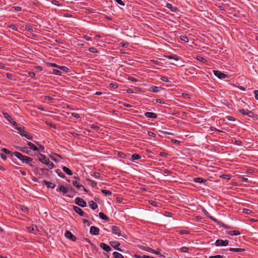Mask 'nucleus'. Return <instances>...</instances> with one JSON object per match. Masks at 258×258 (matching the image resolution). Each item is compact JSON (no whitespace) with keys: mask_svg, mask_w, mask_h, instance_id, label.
Here are the masks:
<instances>
[{"mask_svg":"<svg viewBox=\"0 0 258 258\" xmlns=\"http://www.w3.org/2000/svg\"><path fill=\"white\" fill-rule=\"evenodd\" d=\"M14 154L15 156L19 159L21 160L23 163H26L30 166H32L31 163L32 159L31 158L23 155L21 153L18 152H15Z\"/></svg>","mask_w":258,"mask_h":258,"instance_id":"nucleus-1","label":"nucleus"},{"mask_svg":"<svg viewBox=\"0 0 258 258\" xmlns=\"http://www.w3.org/2000/svg\"><path fill=\"white\" fill-rule=\"evenodd\" d=\"M44 146L39 142L33 141V151L38 153H45Z\"/></svg>","mask_w":258,"mask_h":258,"instance_id":"nucleus-2","label":"nucleus"},{"mask_svg":"<svg viewBox=\"0 0 258 258\" xmlns=\"http://www.w3.org/2000/svg\"><path fill=\"white\" fill-rule=\"evenodd\" d=\"M34 155L36 157V159H38L39 161L44 164H46L49 160V158H48L46 156L42 155V153H35Z\"/></svg>","mask_w":258,"mask_h":258,"instance_id":"nucleus-3","label":"nucleus"},{"mask_svg":"<svg viewBox=\"0 0 258 258\" xmlns=\"http://www.w3.org/2000/svg\"><path fill=\"white\" fill-rule=\"evenodd\" d=\"M111 231L113 234L116 235L117 236L124 237V235L122 234L121 230L118 226H112L111 227Z\"/></svg>","mask_w":258,"mask_h":258,"instance_id":"nucleus-4","label":"nucleus"},{"mask_svg":"<svg viewBox=\"0 0 258 258\" xmlns=\"http://www.w3.org/2000/svg\"><path fill=\"white\" fill-rule=\"evenodd\" d=\"M229 244V241L228 240H223L222 239H217L215 243L216 246H225L228 245Z\"/></svg>","mask_w":258,"mask_h":258,"instance_id":"nucleus-5","label":"nucleus"},{"mask_svg":"<svg viewBox=\"0 0 258 258\" xmlns=\"http://www.w3.org/2000/svg\"><path fill=\"white\" fill-rule=\"evenodd\" d=\"M75 203L82 207H85L87 205L86 202L83 199L79 197L75 199Z\"/></svg>","mask_w":258,"mask_h":258,"instance_id":"nucleus-6","label":"nucleus"},{"mask_svg":"<svg viewBox=\"0 0 258 258\" xmlns=\"http://www.w3.org/2000/svg\"><path fill=\"white\" fill-rule=\"evenodd\" d=\"M74 210L77 213L81 216H85L87 218L89 217L87 214L84 213L83 210L77 206H74Z\"/></svg>","mask_w":258,"mask_h":258,"instance_id":"nucleus-7","label":"nucleus"},{"mask_svg":"<svg viewBox=\"0 0 258 258\" xmlns=\"http://www.w3.org/2000/svg\"><path fill=\"white\" fill-rule=\"evenodd\" d=\"M64 236L68 239L71 240L72 241H75L77 238L74 236L70 231H67L64 234Z\"/></svg>","mask_w":258,"mask_h":258,"instance_id":"nucleus-8","label":"nucleus"},{"mask_svg":"<svg viewBox=\"0 0 258 258\" xmlns=\"http://www.w3.org/2000/svg\"><path fill=\"white\" fill-rule=\"evenodd\" d=\"M214 74L219 79H223L226 78V75L220 71L217 70L213 71Z\"/></svg>","mask_w":258,"mask_h":258,"instance_id":"nucleus-9","label":"nucleus"},{"mask_svg":"<svg viewBox=\"0 0 258 258\" xmlns=\"http://www.w3.org/2000/svg\"><path fill=\"white\" fill-rule=\"evenodd\" d=\"M4 117L10 122L12 123L13 125H16L17 123L15 121H13L11 116L7 112H3Z\"/></svg>","mask_w":258,"mask_h":258,"instance_id":"nucleus-10","label":"nucleus"},{"mask_svg":"<svg viewBox=\"0 0 258 258\" xmlns=\"http://www.w3.org/2000/svg\"><path fill=\"white\" fill-rule=\"evenodd\" d=\"M90 231L92 234L97 235L99 234V229L98 227L92 226L90 227Z\"/></svg>","mask_w":258,"mask_h":258,"instance_id":"nucleus-11","label":"nucleus"},{"mask_svg":"<svg viewBox=\"0 0 258 258\" xmlns=\"http://www.w3.org/2000/svg\"><path fill=\"white\" fill-rule=\"evenodd\" d=\"M100 246L104 250L109 252L111 250V248L109 245L106 244L105 243H100Z\"/></svg>","mask_w":258,"mask_h":258,"instance_id":"nucleus-12","label":"nucleus"},{"mask_svg":"<svg viewBox=\"0 0 258 258\" xmlns=\"http://www.w3.org/2000/svg\"><path fill=\"white\" fill-rule=\"evenodd\" d=\"M109 243L111 246L114 247L115 249L119 251H121V249L119 248V246L120 245V243L119 242L116 241H110Z\"/></svg>","mask_w":258,"mask_h":258,"instance_id":"nucleus-13","label":"nucleus"},{"mask_svg":"<svg viewBox=\"0 0 258 258\" xmlns=\"http://www.w3.org/2000/svg\"><path fill=\"white\" fill-rule=\"evenodd\" d=\"M73 184L75 186H76L78 188H80L82 187L85 191H87L86 189L83 186V185L80 184L77 180H74L73 181Z\"/></svg>","mask_w":258,"mask_h":258,"instance_id":"nucleus-14","label":"nucleus"},{"mask_svg":"<svg viewBox=\"0 0 258 258\" xmlns=\"http://www.w3.org/2000/svg\"><path fill=\"white\" fill-rule=\"evenodd\" d=\"M145 115L147 118H156L157 117L156 114L151 112H146Z\"/></svg>","mask_w":258,"mask_h":258,"instance_id":"nucleus-15","label":"nucleus"},{"mask_svg":"<svg viewBox=\"0 0 258 258\" xmlns=\"http://www.w3.org/2000/svg\"><path fill=\"white\" fill-rule=\"evenodd\" d=\"M57 191H61L64 194L67 193L68 192V189L66 187L63 185L60 186L57 189Z\"/></svg>","mask_w":258,"mask_h":258,"instance_id":"nucleus-16","label":"nucleus"},{"mask_svg":"<svg viewBox=\"0 0 258 258\" xmlns=\"http://www.w3.org/2000/svg\"><path fill=\"white\" fill-rule=\"evenodd\" d=\"M89 207L92 209L95 210L98 207L97 204L93 201H91L89 202Z\"/></svg>","mask_w":258,"mask_h":258,"instance_id":"nucleus-17","label":"nucleus"},{"mask_svg":"<svg viewBox=\"0 0 258 258\" xmlns=\"http://www.w3.org/2000/svg\"><path fill=\"white\" fill-rule=\"evenodd\" d=\"M165 7L170 9L173 12H175L177 10L176 8L173 7L172 5L170 3H167Z\"/></svg>","mask_w":258,"mask_h":258,"instance_id":"nucleus-18","label":"nucleus"},{"mask_svg":"<svg viewBox=\"0 0 258 258\" xmlns=\"http://www.w3.org/2000/svg\"><path fill=\"white\" fill-rule=\"evenodd\" d=\"M228 250L230 251H234L236 252H242L245 250L244 249L241 248H229Z\"/></svg>","mask_w":258,"mask_h":258,"instance_id":"nucleus-19","label":"nucleus"},{"mask_svg":"<svg viewBox=\"0 0 258 258\" xmlns=\"http://www.w3.org/2000/svg\"><path fill=\"white\" fill-rule=\"evenodd\" d=\"M55 156H57V157H59V158H61V156L60 155H58V154H54V155H49V157L50 158V159H51L52 160H53V161H54V162H56V163H57V162H59V161H58V160H57L55 158Z\"/></svg>","mask_w":258,"mask_h":258,"instance_id":"nucleus-20","label":"nucleus"},{"mask_svg":"<svg viewBox=\"0 0 258 258\" xmlns=\"http://www.w3.org/2000/svg\"><path fill=\"white\" fill-rule=\"evenodd\" d=\"M160 88L157 86H151L149 88V90L152 92H158L160 91Z\"/></svg>","mask_w":258,"mask_h":258,"instance_id":"nucleus-21","label":"nucleus"},{"mask_svg":"<svg viewBox=\"0 0 258 258\" xmlns=\"http://www.w3.org/2000/svg\"><path fill=\"white\" fill-rule=\"evenodd\" d=\"M141 156L140 155L138 154H134L131 157V160L132 161L134 162L136 160L141 159Z\"/></svg>","mask_w":258,"mask_h":258,"instance_id":"nucleus-22","label":"nucleus"},{"mask_svg":"<svg viewBox=\"0 0 258 258\" xmlns=\"http://www.w3.org/2000/svg\"><path fill=\"white\" fill-rule=\"evenodd\" d=\"M62 170L66 172L69 175H72L73 174V172L68 167L66 166H63L62 167Z\"/></svg>","mask_w":258,"mask_h":258,"instance_id":"nucleus-23","label":"nucleus"},{"mask_svg":"<svg viewBox=\"0 0 258 258\" xmlns=\"http://www.w3.org/2000/svg\"><path fill=\"white\" fill-rule=\"evenodd\" d=\"M86 181H87L88 183L91 185L92 187H96L97 186V183L91 179L87 178Z\"/></svg>","mask_w":258,"mask_h":258,"instance_id":"nucleus-24","label":"nucleus"},{"mask_svg":"<svg viewBox=\"0 0 258 258\" xmlns=\"http://www.w3.org/2000/svg\"><path fill=\"white\" fill-rule=\"evenodd\" d=\"M194 182L196 183H203L206 182V180L201 177H196L194 179Z\"/></svg>","mask_w":258,"mask_h":258,"instance_id":"nucleus-25","label":"nucleus"},{"mask_svg":"<svg viewBox=\"0 0 258 258\" xmlns=\"http://www.w3.org/2000/svg\"><path fill=\"white\" fill-rule=\"evenodd\" d=\"M165 57L169 59H174L176 61L178 60V58L177 56L175 54H172V55H166Z\"/></svg>","mask_w":258,"mask_h":258,"instance_id":"nucleus-26","label":"nucleus"},{"mask_svg":"<svg viewBox=\"0 0 258 258\" xmlns=\"http://www.w3.org/2000/svg\"><path fill=\"white\" fill-rule=\"evenodd\" d=\"M17 149H18L19 151H21L24 153H28L29 152L28 148L27 147H17Z\"/></svg>","mask_w":258,"mask_h":258,"instance_id":"nucleus-27","label":"nucleus"},{"mask_svg":"<svg viewBox=\"0 0 258 258\" xmlns=\"http://www.w3.org/2000/svg\"><path fill=\"white\" fill-rule=\"evenodd\" d=\"M114 258H124L123 256L120 253L115 251L113 253Z\"/></svg>","mask_w":258,"mask_h":258,"instance_id":"nucleus-28","label":"nucleus"},{"mask_svg":"<svg viewBox=\"0 0 258 258\" xmlns=\"http://www.w3.org/2000/svg\"><path fill=\"white\" fill-rule=\"evenodd\" d=\"M179 251L182 253L187 252L188 251V248L186 246H183L179 249Z\"/></svg>","mask_w":258,"mask_h":258,"instance_id":"nucleus-29","label":"nucleus"},{"mask_svg":"<svg viewBox=\"0 0 258 258\" xmlns=\"http://www.w3.org/2000/svg\"><path fill=\"white\" fill-rule=\"evenodd\" d=\"M228 234L230 235H238L240 234V232L238 230H233L229 231Z\"/></svg>","mask_w":258,"mask_h":258,"instance_id":"nucleus-30","label":"nucleus"},{"mask_svg":"<svg viewBox=\"0 0 258 258\" xmlns=\"http://www.w3.org/2000/svg\"><path fill=\"white\" fill-rule=\"evenodd\" d=\"M14 126L15 127V128L19 131V133L22 136L23 133H24L25 131L23 130V129L22 127H18L17 126V124L16 125Z\"/></svg>","mask_w":258,"mask_h":258,"instance_id":"nucleus-31","label":"nucleus"},{"mask_svg":"<svg viewBox=\"0 0 258 258\" xmlns=\"http://www.w3.org/2000/svg\"><path fill=\"white\" fill-rule=\"evenodd\" d=\"M58 69H60L61 70V71L64 72H66V73H68L69 72V69L68 68H67V67L66 66H60L59 67H58Z\"/></svg>","mask_w":258,"mask_h":258,"instance_id":"nucleus-32","label":"nucleus"},{"mask_svg":"<svg viewBox=\"0 0 258 258\" xmlns=\"http://www.w3.org/2000/svg\"><path fill=\"white\" fill-rule=\"evenodd\" d=\"M101 192L106 196H110L112 194L110 191L106 189H102Z\"/></svg>","mask_w":258,"mask_h":258,"instance_id":"nucleus-33","label":"nucleus"},{"mask_svg":"<svg viewBox=\"0 0 258 258\" xmlns=\"http://www.w3.org/2000/svg\"><path fill=\"white\" fill-rule=\"evenodd\" d=\"M99 217L103 220H108L107 217L104 213H103L102 212L99 213Z\"/></svg>","mask_w":258,"mask_h":258,"instance_id":"nucleus-34","label":"nucleus"},{"mask_svg":"<svg viewBox=\"0 0 258 258\" xmlns=\"http://www.w3.org/2000/svg\"><path fill=\"white\" fill-rule=\"evenodd\" d=\"M91 175L95 178L98 179L100 177V173L98 172H94L91 174Z\"/></svg>","mask_w":258,"mask_h":258,"instance_id":"nucleus-35","label":"nucleus"},{"mask_svg":"<svg viewBox=\"0 0 258 258\" xmlns=\"http://www.w3.org/2000/svg\"><path fill=\"white\" fill-rule=\"evenodd\" d=\"M180 39L181 40H182V41H184L185 42H188V38L185 35H181L180 36Z\"/></svg>","mask_w":258,"mask_h":258,"instance_id":"nucleus-36","label":"nucleus"},{"mask_svg":"<svg viewBox=\"0 0 258 258\" xmlns=\"http://www.w3.org/2000/svg\"><path fill=\"white\" fill-rule=\"evenodd\" d=\"M22 136L25 137L26 138H27L28 139H31V134L28 133H27L26 131H24V133H23V134H22Z\"/></svg>","mask_w":258,"mask_h":258,"instance_id":"nucleus-37","label":"nucleus"},{"mask_svg":"<svg viewBox=\"0 0 258 258\" xmlns=\"http://www.w3.org/2000/svg\"><path fill=\"white\" fill-rule=\"evenodd\" d=\"M146 250L152 253H154L156 254H158V252L156 250H155L153 249H152L151 248L148 247Z\"/></svg>","mask_w":258,"mask_h":258,"instance_id":"nucleus-38","label":"nucleus"},{"mask_svg":"<svg viewBox=\"0 0 258 258\" xmlns=\"http://www.w3.org/2000/svg\"><path fill=\"white\" fill-rule=\"evenodd\" d=\"M50 169L54 168V164L52 162H50L49 161L46 164Z\"/></svg>","mask_w":258,"mask_h":258,"instance_id":"nucleus-39","label":"nucleus"},{"mask_svg":"<svg viewBox=\"0 0 258 258\" xmlns=\"http://www.w3.org/2000/svg\"><path fill=\"white\" fill-rule=\"evenodd\" d=\"M53 74L55 75H58V76L61 75V72L59 70H56V69L53 70Z\"/></svg>","mask_w":258,"mask_h":258,"instance_id":"nucleus-40","label":"nucleus"},{"mask_svg":"<svg viewBox=\"0 0 258 258\" xmlns=\"http://www.w3.org/2000/svg\"><path fill=\"white\" fill-rule=\"evenodd\" d=\"M46 184L47 185L48 187L53 188L55 187V184L53 183L47 181L46 182Z\"/></svg>","mask_w":258,"mask_h":258,"instance_id":"nucleus-41","label":"nucleus"},{"mask_svg":"<svg viewBox=\"0 0 258 258\" xmlns=\"http://www.w3.org/2000/svg\"><path fill=\"white\" fill-rule=\"evenodd\" d=\"M160 79L163 81V82H170V80L169 79L165 77V76H162L161 77Z\"/></svg>","mask_w":258,"mask_h":258,"instance_id":"nucleus-42","label":"nucleus"},{"mask_svg":"<svg viewBox=\"0 0 258 258\" xmlns=\"http://www.w3.org/2000/svg\"><path fill=\"white\" fill-rule=\"evenodd\" d=\"M56 172L60 177L63 178L65 177L64 174L62 172H60L59 170L56 171Z\"/></svg>","mask_w":258,"mask_h":258,"instance_id":"nucleus-43","label":"nucleus"},{"mask_svg":"<svg viewBox=\"0 0 258 258\" xmlns=\"http://www.w3.org/2000/svg\"><path fill=\"white\" fill-rule=\"evenodd\" d=\"M134 256L136 258H149V256L146 255H140L139 254H135Z\"/></svg>","mask_w":258,"mask_h":258,"instance_id":"nucleus-44","label":"nucleus"},{"mask_svg":"<svg viewBox=\"0 0 258 258\" xmlns=\"http://www.w3.org/2000/svg\"><path fill=\"white\" fill-rule=\"evenodd\" d=\"M246 115L250 117H253L254 114L252 111L247 110Z\"/></svg>","mask_w":258,"mask_h":258,"instance_id":"nucleus-45","label":"nucleus"},{"mask_svg":"<svg viewBox=\"0 0 258 258\" xmlns=\"http://www.w3.org/2000/svg\"><path fill=\"white\" fill-rule=\"evenodd\" d=\"M243 212L244 214H250L252 213V211L249 209H244L243 210Z\"/></svg>","mask_w":258,"mask_h":258,"instance_id":"nucleus-46","label":"nucleus"},{"mask_svg":"<svg viewBox=\"0 0 258 258\" xmlns=\"http://www.w3.org/2000/svg\"><path fill=\"white\" fill-rule=\"evenodd\" d=\"M89 51L92 53H96L97 52V50L95 47H90L89 48Z\"/></svg>","mask_w":258,"mask_h":258,"instance_id":"nucleus-47","label":"nucleus"},{"mask_svg":"<svg viewBox=\"0 0 258 258\" xmlns=\"http://www.w3.org/2000/svg\"><path fill=\"white\" fill-rule=\"evenodd\" d=\"M247 110H245L244 109H241L239 110V112L243 115H246V112Z\"/></svg>","mask_w":258,"mask_h":258,"instance_id":"nucleus-48","label":"nucleus"},{"mask_svg":"<svg viewBox=\"0 0 258 258\" xmlns=\"http://www.w3.org/2000/svg\"><path fill=\"white\" fill-rule=\"evenodd\" d=\"M109 87L111 88L116 89L118 87V85L116 83H110L109 85Z\"/></svg>","mask_w":258,"mask_h":258,"instance_id":"nucleus-49","label":"nucleus"},{"mask_svg":"<svg viewBox=\"0 0 258 258\" xmlns=\"http://www.w3.org/2000/svg\"><path fill=\"white\" fill-rule=\"evenodd\" d=\"M179 233L180 234H187L189 233V231L185 230H181L179 231Z\"/></svg>","mask_w":258,"mask_h":258,"instance_id":"nucleus-50","label":"nucleus"},{"mask_svg":"<svg viewBox=\"0 0 258 258\" xmlns=\"http://www.w3.org/2000/svg\"><path fill=\"white\" fill-rule=\"evenodd\" d=\"M1 150L2 151L4 152L5 153L7 154H10L11 153V152L9 150L6 148H2Z\"/></svg>","mask_w":258,"mask_h":258,"instance_id":"nucleus-51","label":"nucleus"},{"mask_svg":"<svg viewBox=\"0 0 258 258\" xmlns=\"http://www.w3.org/2000/svg\"><path fill=\"white\" fill-rule=\"evenodd\" d=\"M209 258H224L223 256L221 255H212L209 257Z\"/></svg>","mask_w":258,"mask_h":258,"instance_id":"nucleus-52","label":"nucleus"},{"mask_svg":"<svg viewBox=\"0 0 258 258\" xmlns=\"http://www.w3.org/2000/svg\"><path fill=\"white\" fill-rule=\"evenodd\" d=\"M72 116L76 118H79L80 117V115L78 113H72L71 114Z\"/></svg>","mask_w":258,"mask_h":258,"instance_id":"nucleus-53","label":"nucleus"},{"mask_svg":"<svg viewBox=\"0 0 258 258\" xmlns=\"http://www.w3.org/2000/svg\"><path fill=\"white\" fill-rule=\"evenodd\" d=\"M149 203L153 206L157 207V203L153 201H149Z\"/></svg>","mask_w":258,"mask_h":258,"instance_id":"nucleus-54","label":"nucleus"},{"mask_svg":"<svg viewBox=\"0 0 258 258\" xmlns=\"http://www.w3.org/2000/svg\"><path fill=\"white\" fill-rule=\"evenodd\" d=\"M48 64L51 66V67H54V68H56L57 69H58V67H60V66L58 65V64H56L55 63H49Z\"/></svg>","mask_w":258,"mask_h":258,"instance_id":"nucleus-55","label":"nucleus"},{"mask_svg":"<svg viewBox=\"0 0 258 258\" xmlns=\"http://www.w3.org/2000/svg\"><path fill=\"white\" fill-rule=\"evenodd\" d=\"M83 38L87 41H91L92 40V38L90 37H89L87 35H84Z\"/></svg>","mask_w":258,"mask_h":258,"instance_id":"nucleus-56","label":"nucleus"},{"mask_svg":"<svg viewBox=\"0 0 258 258\" xmlns=\"http://www.w3.org/2000/svg\"><path fill=\"white\" fill-rule=\"evenodd\" d=\"M115 1L119 5L121 6H124V3L122 2V0H115Z\"/></svg>","mask_w":258,"mask_h":258,"instance_id":"nucleus-57","label":"nucleus"},{"mask_svg":"<svg viewBox=\"0 0 258 258\" xmlns=\"http://www.w3.org/2000/svg\"><path fill=\"white\" fill-rule=\"evenodd\" d=\"M21 210L24 212H26L28 211V209L25 206H21Z\"/></svg>","mask_w":258,"mask_h":258,"instance_id":"nucleus-58","label":"nucleus"},{"mask_svg":"<svg viewBox=\"0 0 258 258\" xmlns=\"http://www.w3.org/2000/svg\"><path fill=\"white\" fill-rule=\"evenodd\" d=\"M118 156L119 157L122 158H124L125 157V154L123 153H122V152H119L118 153Z\"/></svg>","mask_w":258,"mask_h":258,"instance_id":"nucleus-59","label":"nucleus"},{"mask_svg":"<svg viewBox=\"0 0 258 258\" xmlns=\"http://www.w3.org/2000/svg\"><path fill=\"white\" fill-rule=\"evenodd\" d=\"M51 101L53 100V98L49 96H45V100Z\"/></svg>","mask_w":258,"mask_h":258,"instance_id":"nucleus-60","label":"nucleus"},{"mask_svg":"<svg viewBox=\"0 0 258 258\" xmlns=\"http://www.w3.org/2000/svg\"><path fill=\"white\" fill-rule=\"evenodd\" d=\"M148 135L149 136H151V137H155V136H156V134L152 132H148Z\"/></svg>","mask_w":258,"mask_h":258,"instance_id":"nucleus-61","label":"nucleus"},{"mask_svg":"<svg viewBox=\"0 0 258 258\" xmlns=\"http://www.w3.org/2000/svg\"><path fill=\"white\" fill-rule=\"evenodd\" d=\"M51 3H52V4H53L54 5H56V6H59V2L57 1H56V0H53Z\"/></svg>","mask_w":258,"mask_h":258,"instance_id":"nucleus-62","label":"nucleus"},{"mask_svg":"<svg viewBox=\"0 0 258 258\" xmlns=\"http://www.w3.org/2000/svg\"><path fill=\"white\" fill-rule=\"evenodd\" d=\"M254 97L256 100H258V90L254 91Z\"/></svg>","mask_w":258,"mask_h":258,"instance_id":"nucleus-63","label":"nucleus"},{"mask_svg":"<svg viewBox=\"0 0 258 258\" xmlns=\"http://www.w3.org/2000/svg\"><path fill=\"white\" fill-rule=\"evenodd\" d=\"M0 156L4 160H6L7 159V156L3 153H0Z\"/></svg>","mask_w":258,"mask_h":258,"instance_id":"nucleus-64","label":"nucleus"}]
</instances>
